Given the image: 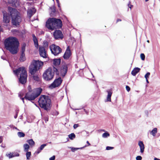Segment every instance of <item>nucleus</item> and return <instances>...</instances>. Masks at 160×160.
Returning <instances> with one entry per match:
<instances>
[{
	"instance_id": "nucleus-10",
	"label": "nucleus",
	"mask_w": 160,
	"mask_h": 160,
	"mask_svg": "<svg viewBox=\"0 0 160 160\" xmlns=\"http://www.w3.org/2000/svg\"><path fill=\"white\" fill-rule=\"evenodd\" d=\"M54 18H49L46 22L45 26L48 29L52 30L55 29Z\"/></svg>"
},
{
	"instance_id": "nucleus-50",
	"label": "nucleus",
	"mask_w": 160,
	"mask_h": 160,
	"mask_svg": "<svg viewBox=\"0 0 160 160\" xmlns=\"http://www.w3.org/2000/svg\"><path fill=\"white\" fill-rule=\"evenodd\" d=\"M87 143L88 144V146H90V144L89 143L88 141H87Z\"/></svg>"
},
{
	"instance_id": "nucleus-8",
	"label": "nucleus",
	"mask_w": 160,
	"mask_h": 160,
	"mask_svg": "<svg viewBox=\"0 0 160 160\" xmlns=\"http://www.w3.org/2000/svg\"><path fill=\"white\" fill-rule=\"evenodd\" d=\"M54 72L51 68L47 69L43 74V77L46 81L52 80L53 78Z\"/></svg>"
},
{
	"instance_id": "nucleus-17",
	"label": "nucleus",
	"mask_w": 160,
	"mask_h": 160,
	"mask_svg": "<svg viewBox=\"0 0 160 160\" xmlns=\"http://www.w3.org/2000/svg\"><path fill=\"white\" fill-rule=\"evenodd\" d=\"M36 11V10L34 8H32L28 10V14L30 18L35 13Z\"/></svg>"
},
{
	"instance_id": "nucleus-43",
	"label": "nucleus",
	"mask_w": 160,
	"mask_h": 160,
	"mask_svg": "<svg viewBox=\"0 0 160 160\" xmlns=\"http://www.w3.org/2000/svg\"><path fill=\"white\" fill-rule=\"evenodd\" d=\"M131 2L129 1L128 3V6L129 8L131 9L132 7H133V6L132 5L130 4Z\"/></svg>"
},
{
	"instance_id": "nucleus-36",
	"label": "nucleus",
	"mask_w": 160,
	"mask_h": 160,
	"mask_svg": "<svg viewBox=\"0 0 160 160\" xmlns=\"http://www.w3.org/2000/svg\"><path fill=\"white\" fill-rule=\"evenodd\" d=\"M110 134L108 132H105L102 135V137L104 138H106L108 137L109 136Z\"/></svg>"
},
{
	"instance_id": "nucleus-16",
	"label": "nucleus",
	"mask_w": 160,
	"mask_h": 160,
	"mask_svg": "<svg viewBox=\"0 0 160 160\" xmlns=\"http://www.w3.org/2000/svg\"><path fill=\"white\" fill-rule=\"evenodd\" d=\"M68 47L67 49V50L63 56V58L65 59H68L71 55L70 51L69 49H68Z\"/></svg>"
},
{
	"instance_id": "nucleus-19",
	"label": "nucleus",
	"mask_w": 160,
	"mask_h": 160,
	"mask_svg": "<svg viewBox=\"0 0 160 160\" xmlns=\"http://www.w3.org/2000/svg\"><path fill=\"white\" fill-rule=\"evenodd\" d=\"M138 145L140 148L141 152L143 153L144 152L145 148L143 142L141 141H139L138 142Z\"/></svg>"
},
{
	"instance_id": "nucleus-3",
	"label": "nucleus",
	"mask_w": 160,
	"mask_h": 160,
	"mask_svg": "<svg viewBox=\"0 0 160 160\" xmlns=\"http://www.w3.org/2000/svg\"><path fill=\"white\" fill-rule=\"evenodd\" d=\"M38 102L42 108L46 111L50 110L51 106V100L48 96L43 95L41 96Z\"/></svg>"
},
{
	"instance_id": "nucleus-52",
	"label": "nucleus",
	"mask_w": 160,
	"mask_h": 160,
	"mask_svg": "<svg viewBox=\"0 0 160 160\" xmlns=\"http://www.w3.org/2000/svg\"><path fill=\"white\" fill-rule=\"evenodd\" d=\"M121 21V20L120 19H117V22H118V21Z\"/></svg>"
},
{
	"instance_id": "nucleus-44",
	"label": "nucleus",
	"mask_w": 160,
	"mask_h": 160,
	"mask_svg": "<svg viewBox=\"0 0 160 160\" xmlns=\"http://www.w3.org/2000/svg\"><path fill=\"white\" fill-rule=\"evenodd\" d=\"M18 112H19V110H17V111H16V115L14 116V118H17Z\"/></svg>"
},
{
	"instance_id": "nucleus-12",
	"label": "nucleus",
	"mask_w": 160,
	"mask_h": 160,
	"mask_svg": "<svg viewBox=\"0 0 160 160\" xmlns=\"http://www.w3.org/2000/svg\"><path fill=\"white\" fill-rule=\"evenodd\" d=\"M39 54L41 57L43 58H46L48 57V54L45 48L43 46H40L39 49Z\"/></svg>"
},
{
	"instance_id": "nucleus-56",
	"label": "nucleus",
	"mask_w": 160,
	"mask_h": 160,
	"mask_svg": "<svg viewBox=\"0 0 160 160\" xmlns=\"http://www.w3.org/2000/svg\"><path fill=\"white\" fill-rule=\"evenodd\" d=\"M46 120V121H48V119H46V120Z\"/></svg>"
},
{
	"instance_id": "nucleus-18",
	"label": "nucleus",
	"mask_w": 160,
	"mask_h": 160,
	"mask_svg": "<svg viewBox=\"0 0 160 160\" xmlns=\"http://www.w3.org/2000/svg\"><path fill=\"white\" fill-rule=\"evenodd\" d=\"M3 21L6 23H8L9 22V18L7 13H4L3 14Z\"/></svg>"
},
{
	"instance_id": "nucleus-29",
	"label": "nucleus",
	"mask_w": 160,
	"mask_h": 160,
	"mask_svg": "<svg viewBox=\"0 0 160 160\" xmlns=\"http://www.w3.org/2000/svg\"><path fill=\"white\" fill-rule=\"evenodd\" d=\"M52 11L50 13V15L51 17H53L55 16L54 13L56 12V10L55 8L53 7V8H50Z\"/></svg>"
},
{
	"instance_id": "nucleus-51",
	"label": "nucleus",
	"mask_w": 160,
	"mask_h": 160,
	"mask_svg": "<svg viewBox=\"0 0 160 160\" xmlns=\"http://www.w3.org/2000/svg\"><path fill=\"white\" fill-rule=\"evenodd\" d=\"M58 3V7H59V8H60V3H59V2L58 3Z\"/></svg>"
},
{
	"instance_id": "nucleus-24",
	"label": "nucleus",
	"mask_w": 160,
	"mask_h": 160,
	"mask_svg": "<svg viewBox=\"0 0 160 160\" xmlns=\"http://www.w3.org/2000/svg\"><path fill=\"white\" fill-rule=\"evenodd\" d=\"M47 144H44L40 146V147L38 149L36 152L38 154L39 153L41 152V150H42L46 146H47Z\"/></svg>"
},
{
	"instance_id": "nucleus-37",
	"label": "nucleus",
	"mask_w": 160,
	"mask_h": 160,
	"mask_svg": "<svg viewBox=\"0 0 160 160\" xmlns=\"http://www.w3.org/2000/svg\"><path fill=\"white\" fill-rule=\"evenodd\" d=\"M70 148H71V150L72 152H74L75 151L79 149L82 148H75L72 147H70Z\"/></svg>"
},
{
	"instance_id": "nucleus-14",
	"label": "nucleus",
	"mask_w": 160,
	"mask_h": 160,
	"mask_svg": "<svg viewBox=\"0 0 160 160\" xmlns=\"http://www.w3.org/2000/svg\"><path fill=\"white\" fill-rule=\"evenodd\" d=\"M53 36L56 39H62L63 38V34L60 30H56L53 33Z\"/></svg>"
},
{
	"instance_id": "nucleus-49",
	"label": "nucleus",
	"mask_w": 160,
	"mask_h": 160,
	"mask_svg": "<svg viewBox=\"0 0 160 160\" xmlns=\"http://www.w3.org/2000/svg\"><path fill=\"white\" fill-rule=\"evenodd\" d=\"M154 160H160V159H158L156 158H154Z\"/></svg>"
},
{
	"instance_id": "nucleus-54",
	"label": "nucleus",
	"mask_w": 160,
	"mask_h": 160,
	"mask_svg": "<svg viewBox=\"0 0 160 160\" xmlns=\"http://www.w3.org/2000/svg\"><path fill=\"white\" fill-rule=\"evenodd\" d=\"M56 1L57 3H58L59 2V0H56Z\"/></svg>"
},
{
	"instance_id": "nucleus-22",
	"label": "nucleus",
	"mask_w": 160,
	"mask_h": 160,
	"mask_svg": "<svg viewBox=\"0 0 160 160\" xmlns=\"http://www.w3.org/2000/svg\"><path fill=\"white\" fill-rule=\"evenodd\" d=\"M9 3L11 4L13 7H17L19 5V2L17 0H12L9 1Z\"/></svg>"
},
{
	"instance_id": "nucleus-35",
	"label": "nucleus",
	"mask_w": 160,
	"mask_h": 160,
	"mask_svg": "<svg viewBox=\"0 0 160 160\" xmlns=\"http://www.w3.org/2000/svg\"><path fill=\"white\" fill-rule=\"evenodd\" d=\"M27 152L26 155L27 159H29L30 158V156H31V152Z\"/></svg>"
},
{
	"instance_id": "nucleus-46",
	"label": "nucleus",
	"mask_w": 160,
	"mask_h": 160,
	"mask_svg": "<svg viewBox=\"0 0 160 160\" xmlns=\"http://www.w3.org/2000/svg\"><path fill=\"white\" fill-rule=\"evenodd\" d=\"M79 126L78 124H75L73 126V128L76 129Z\"/></svg>"
},
{
	"instance_id": "nucleus-33",
	"label": "nucleus",
	"mask_w": 160,
	"mask_h": 160,
	"mask_svg": "<svg viewBox=\"0 0 160 160\" xmlns=\"http://www.w3.org/2000/svg\"><path fill=\"white\" fill-rule=\"evenodd\" d=\"M68 136L69 138L71 140H73V139L74 138H75V137H76L75 134L74 133H72L69 134L68 135Z\"/></svg>"
},
{
	"instance_id": "nucleus-40",
	"label": "nucleus",
	"mask_w": 160,
	"mask_h": 160,
	"mask_svg": "<svg viewBox=\"0 0 160 160\" xmlns=\"http://www.w3.org/2000/svg\"><path fill=\"white\" fill-rule=\"evenodd\" d=\"M22 94L21 93H19V97L22 99V100L23 102L24 103V98H25V97L24 98H22Z\"/></svg>"
},
{
	"instance_id": "nucleus-27",
	"label": "nucleus",
	"mask_w": 160,
	"mask_h": 160,
	"mask_svg": "<svg viewBox=\"0 0 160 160\" xmlns=\"http://www.w3.org/2000/svg\"><path fill=\"white\" fill-rule=\"evenodd\" d=\"M151 134L153 136H155L156 134L157 133V128H154L152 131H149Z\"/></svg>"
},
{
	"instance_id": "nucleus-4",
	"label": "nucleus",
	"mask_w": 160,
	"mask_h": 160,
	"mask_svg": "<svg viewBox=\"0 0 160 160\" xmlns=\"http://www.w3.org/2000/svg\"><path fill=\"white\" fill-rule=\"evenodd\" d=\"M14 74L18 76L20 74L19 78V82L22 84H24L26 83L27 80V72L25 68L21 67L13 71Z\"/></svg>"
},
{
	"instance_id": "nucleus-34",
	"label": "nucleus",
	"mask_w": 160,
	"mask_h": 160,
	"mask_svg": "<svg viewBox=\"0 0 160 160\" xmlns=\"http://www.w3.org/2000/svg\"><path fill=\"white\" fill-rule=\"evenodd\" d=\"M17 134L18 136L20 138L23 137H24L25 135L24 133L21 132H18Z\"/></svg>"
},
{
	"instance_id": "nucleus-9",
	"label": "nucleus",
	"mask_w": 160,
	"mask_h": 160,
	"mask_svg": "<svg viewBox=\"0 0 160 160\" xmlns=\"http://www.w3.org/2000/svg\"><path fill=\"white\" fill-rule=\"evenodd\" d=\"M52 53L55 56H57L62 52V49L55 44H52L50 47Z\"/></svg>"
},
{
	"instance_id": "nucleus-45",
	"label": "nucleus",
	"mask_w": 160,
	"mask_h": 160,
	"mask_svg": "<svg viewBox=\"0 0 160 160\" xmlns=\"http://www.w3.org/2000/svg\"><path fill=\"white\" fill-rule=\"evenodd\" d=\"M142 159V158L140 156H137L136 158V160H141Z\"/></svg>"
},
{
	"instance_id": "nucleus-30",
	"label": "nucleus",
	"mask_w": 160,
	"mask_h": 160,
	"mask_svg": "<svg viewBox=\"0 0 160 160\" xmlns=\"http://www.w3.org/2000/svg\"><path fill=\"white\" fill-rule=\"evenodd\" d=\"M24 150L25 152L28 151L30 148L29 145L27 144H24L23 145Z\"/></svg>"
},
{
	"instance_id": "nucleus-20",
	"label": "nucleus",
	"mask_w": 160,
	"mask_h": 160,
	"mask_svg": "<svg viewBox=\"0 0 160 160\" xmlns=\"http://www.w3.org/2000/svg\"><path fill=\"white\" fill-rule=\"evenodd\" d=\"M107 92L108 93V95L107 96V101L110 102L111 101V97L112 94V90H107Z\"/></svg>"
},
{
	"instance_id": "nucleus-53",
	"label": "nucleus",
	"mask_w": 160,
	"mask_h": 160,
	"mask_svg": "<svg viewBox=\"0 0 160 160\" xmlns=\"http://www.w3.org/2000/svg\"><path fill=\"white\" fill-rule=\"evenodd\" d=\"M146 81H147V83H149V81L148 79V78H147V79H146Z\"/></svg>"
},
{
	"instance_id": "nucleus-47",
	"label": "nucleus",
	"mask_w": 160,
	"mask_h": 160,
	"mask_svg": "<svg viewBox=\"0 0 160 160\" xmlns=\"http://www.w3.org/2000/svg\"><path fill=\"white\" fill-rule=\"evenodd\" d=\"M126 88L128 92H129L130 90V88L129 87V86H126Z\"/></svg>"
},
{
	"instance_id": "nucleus-57",
	"label": "nucleus",
	"mask_w": 160,
	"mask_h": 160,
	"mask_svg": "<svg viewBox=\"0 0 160 160\" xmlns=\"http://www.w3.org/2000/svg\"><path fill=\"white\" fill-rule=\"evenodd\" d=\"M148 1V0H145V1L146 2H147Z\"/></svg>"
},
{
	"instance_id": "nucleus-1",
	"label": "nucleus",
	"mask_w": 160,
	"mask_h": 160,
	"mask_svg": "<svg viewBox=\"0 0 160 160\" xmlns=\"http://www.w3.org/2000/svg\"><path fill=\"white\" fill-rule=\"evenodd\" d=\"M4 44L6 49L12 54H14L18 52L19 43L16 38L11 37L7 38L5 40Z\"/></svg>"
},
{
	"instance_id": "nucleus-5",
	"label": "nucleus",
	"mask_w": 160,
	"mask_h": 160,
	"mask_svg": "<svg viewBox=\"0 0 160 160\" xmlns=\"http://www.w3.org/2000/svg\"><path fill=\"white\" fill-rule=\"evenodd\" d=\"M68 65L65 63H62L58 68H55L54 72L57 75L63 78L66 74L68 72Z\"/></svg>"
},
{
	"instance_id": "nucleus-42",
	"label": "nucleus",
	"mask_w": 160,
	"mask_h": 160,
	"mask_svg": "<svg viewBox=\"0 0 160 160\" xmlns=\"http://www.w3.org/2000/svg\"><path fill=\"white\" fill-rule=\"evenodd\" d=\"M114 148L113 147L107 146L106 147V149L107 150H110Z\"/></svg>"
},
{
	"instance_id": "nucleus-31",
	"label": "nucleus",
	"mask_w": 160,
	"mask_h": 160,
	"mask_svg": "<svg viewBox=\"0 0 160 160\" xmlns=\"http://www.w3.org/2000/svg\"><path fill=\"white\" fill-rule=\"evenodd\" d=\"M26 45L25 43H23L22 44L21 47V53H25L24 52L26 49Z\"/></svg>"
},
{
	"instance_id": "nucleus-55",
	"label": "nucleus",
	"mask_w": 160,
	"mask_h": 160,
	"mask_svg": "<svg viewBox=\"0 0 160 160\" xmlns=\"http://www.w3.org/2000/svg\"><path fill=\"white\" fill-rule=\"evenodd\" d=\"M147 42L149 43V40H148L147 41Z\"/></svg>"
},
{
	"instance_id": "nucleus-21",
	"label": "nucleus",
	"mask_w": 160,
	"mask_h": 160,
	"mask_svg": "<svg viewBox=\"0 0 160 160\" xmlns=\"http://www.w3.org/2000/svg\"><path fill=\"white\" fill-rule=\"evenodd\" d=\"M140 70V69L138 68H135L132 71L131 74L133 76H135Z\"/></svg>"
},
{
	"instance_id": "nucleus-25",
	"label": "nucleus",
	"mask_w": 160,
	"mask_h": 160,
	"mask_svg": "<svg viewBox=\"0 0 160 160\" xmlns=\"http://www.w3.org/2000/svg\"><path fill=\"white\" fill-rule=\"evenodd\" d=\"M7 155L9 158H10L14 157L19 156V154L18 153H17L13 154V153L10 152Z\"/></svg>"
},
{
	"instance_id": "nucleus-48",
	"label": "nucleus",
	"mask_w": 160,
	"mask_h": 160,
	"mask_svg": "<svg viewBox=\"0 0 160 160\" xmlns=\"http://www.w3.org/2000/svg\"><path fill=\"white\" fill-rule=\"evenodd\" d=\"M55 158V156H53L52 157H51L49 158V160H54Z\"/></svg>"
},
{
	"instance_id": "nucleus-38",
	"label": "nucleus",
	"mask_w": 160,
	"mask_h": 160,
	"mask_svg": "<svg viewBox=\"0 0 160 160\" xmlns=\"http://www.w3.org/2000/svg\"><path fill=\"white\" fill-rule=\"evenodd\" d=\"M140 57L142 60H144L145 58V56L143 53H141L140 55Z\"/></svg>"
},
{
	"instance_id": "nucleus-6",
	"label": "nucleus",
	"mask_w": 160,
	"mask_h": 160,
	"mask_svg": "<svg viewBox=\"0 0 160 160\" xmlns=\"http://www.w3.org/2000/svg\"><path fill=\"white\" fill-rule=\"evenodd\" d=\"M42 91V89L40 88H35L33 90L31 94H30V93H26L25 98L26 100H33L40 94Z\"/></svg>"
},
{
	"instance_id": "nucleus-32",
	"label": "nucleus",
	"mask_w": 160,
	"mask_h": 160,
	"mask_svg": "<svg viewBox=\"0 0 160 160\" xmlns=\"http://www.w3.org/2000/svg\"><path fill=\"white\" fill-rule=\"evenodd\" d=\"M33 79L38 82L40 81V78L37 75H34L33 76Z\"/></svg>"
},
{
	"instance_id": "nucleus-13",
	"label": "nucleus",
	"mask_w": 160,
	"mask_h": 160,
	"mask_svg": "<svg viewBox=\"0 0 160 160\" xmlns=\"http://www.w3.org/2000/svg\"><path fill=\"white\" fill-rule=\"evenodd\" d=\"M55 29H60L62 26V22L60 19L54 18Z\"/></svg>"
},
{
	"instance_id": "nucleus-7",
	"label": "nucleus",
	"mask_w": 160,
	"mask_h": 160,
	"mask_svg": "<svg viewBox=\"0 0 160 160\" xmlns=\"http://www.w3.org/2000/svg\"><path fill=\"white\" fill-rule=\"evenodd\" d=\"M43 64V62L42 61H35L29 67L30 73L31 75H34Z\"/></svg>"
},
{
	"instance_id": "nucleus-41",
	"label": "nucleus",
	"mask_w": 160,
	"mask_h": 160,
	"mask_svg": "<svg viewBox=\"0 0 160 160\" xmlns=\"http://www.w3.org/2000/svg\"><path fill=\"white\" fill-rule=\"evenodd\" d=\"M28 90L29 91V92L28 93H30V94H31L32 92H31L32 91V88L31 86H29L28 87Z\"/></svg>"
},
{
	"instance_id": "nucleus-23",
	"label": "nucleus",
	"mask_w": 160,
	"mask_h": 160,
	"mask_svg": "<svg viewBox=\"0 0 160 160\" xmlns=\"http://www.w3.org/2000/svg\"><path fill=\"white\" fill-rule=\"evenodd\" d=\"M32 36L33 37V40L34 42L35 46L36 48H37L38 47V39L34 34H32Z\"/></svg>"
},
{
	"instance_id": "nucleus-26",
	"label": "nucleus",
	"mask_w": 160,
	"mask_h": 160,
	"mask_svg": "<svg viewBox=\"0 0 160 160\" xmlns=\"http://www.w3.org/2000/svg\"><path fill=\"white\" fill-rule=\"evenodd\" d=\"M19 60L21 62H23L26 60L25 53H21Z\"/></svg>"
},
{
	"instance_id": "nucleus-28",
	"label": "nucleus",
	"mask_w": 160,
	"mask_h": 160,
	"mask_svg": "<svg viewBox=\"0 0 160 160\" xmlns=\"http://www.w3.org/2000/svg\"><path fill=\"white\" fill-rule=\"evenodd\" d=\"M27 142L29 143V145L31 146H33L35 145V142L32 139L28 140L27 141Z\"/></svg>"
},
{
	"instance_id": "nucleus-11",
	"label": "nucleus",
	"mask_w": 160,
	"mask_h": 160,
	"mask_svg": "<svg viewBox=\"0 0 160 160\" xmlns=\"http://www.w3.org/2000/svg\"><path fill=\"white\" fill-rule=\"evenodd\" d=\"M62 81V80L60 77L56 79L53 83L49 86V88L52 89L58 87L61 85Z\"/></svg>"
},
{
	"instance_id": "nucleus-15",
	"label": "nucleus",
	"mask_w": 160,
	"mask_h": 160,
	"mask_svg": "<svg viewBox=\"0 0 160 160\" xmlns=\"http://www.w3.org/2000/svg\"><path fill=\"white\" fill-rule=\"evenodd\" d=\"M61 59H54L53 60V70L54 71L55 68H58L60 66Z\"/></svg>"
},
{
	"instance_id": "nucleus-58",
	"label": "nucleus",
	"mask_w": 160,
	"mask_h": 160,
	"mask_svg": "<svg viewBox=\"0 0 160 160\" xmlns=\"http://www.w3.org/2000/svg\"><path fill=\"white\" fill-rule=\"evenodd\" d=\"M52 0L54 1V0Z\"/></svg>"
},
{
	"instance_id": "nucleus-2",
	"label": "nucleus",
	"mask_w": 160,
	"mask_h": 160,
	"mask_svg": "<svg viewBox=\"0 0 160 160\" xmlns=\"http://www.w3.org/2000/svg\"><path fill=\"white\" fill-rule=\"evenodd\" d=\"M8 10L10 13L12 24L16 27H18L22 20L19 12L16 9L10 7H8Z\"/></svg>"
},
{
	"instance_id": "nucleus-39",
	"label": "nucleus",
	"mask_w": 160,
	"mask_h": 160,
	"mask_svg": "<svg viewBox=\"0 0 160 160\" xmlns=\"http://www.w3.org/2000/svg\"><path fill=\"white\" fill-rule=\"evenodd\" d=\"M150 75V73L149 72L147 73L145 75L144 77L146 79H147V78H148L149 77Z\"/></svg>"
}]
</instances>
